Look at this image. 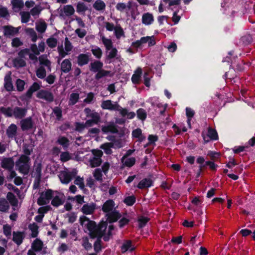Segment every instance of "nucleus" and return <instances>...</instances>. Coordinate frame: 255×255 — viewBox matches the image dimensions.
I'll return each instance as SVG.
<instances>
[{
  "label": "nucleus",
  "instance_id": "nucleus-1",
  "mask_svg": "<svg viewBox=\"0 0 255 255\" xmlns=\"http://www.w3.org/2000/svg\"><path fill=\"white\" fill-rule=\"evenodd\" d=\"M80 223L82 226L86 227L89 231V235L90 238H94L96 237L93 232L97 230L101 225H108L107 222L102 220L98 224L95 221L90 220L88 217L85 216H82L80 217Z\"/></svg>",
  "mask_w": 255,
  "mask_h": 255
},
{
  "label": "nucleus",
  "instance_id": "nucleus-2",
  "mask_svg": "<svg viewBox=\"0 0 255 255\" xmlns=\"http://www.w3.org/2000/svg\"><path fill=\"white\" fill-rule=\"evenodd\" d=\"M15 165L16 170H17L20 173L24 175H27L30 169V158L25 155H20L19 158L16 161Z\"/></svg>",
  "mask_w": 255,
  "mask_h": 255
},
{
  "label": "nucleus",
  "instance_id": "nucleus-3",
  "mask_svg": "<svg viewBox=\"0 0 255 255\" xmlns=\"http://www.w3.org/2000/svg\"><path fill=\"white\" fill-rule=\"evenodd\" d=\"M108 225H101L97 230L93 232V233L96 236L94 238H91L92 239L97 238L96 241L94 244V249L96 253H99L102 249L101 242V239L104 236L105 231L107 228Z\"/></svg>",
  "mask_w": 255,
  "mask_h": 255
},
{
  "label": "nucleus",
  "instance_id": "nucleus-4",
  "mask_svg": "<svg viewBox=\"0 0 255 255\" xmlns=\"http://www.w3.org/2000/svg\"><path fill=\"white\" fill-rule=\"evenodd\" d=\"M20 27H14L12 25H4L2 27L3 35L6 38H10L19 33Z\"/></svg>",
  "mask_w": 255,
  "mask_h": 255
},
{
  "label": "nucleus",
  "instance_id": "nucleus-5",
  "mask_svg": "<svg viewBox=\"0 0 255 255\" xmlns=\"http://www.w3.org/2000/svg\"><path fill=\"white\" fill-rule=\"evenodd\" d=\"M84 112L87 118H91L95 125H98L101 122V117L100 114L95 112V110L92 111L89 108H86Z\"/></svg>",
  "mask_w": 255,
  "mask_h": 255
},
{
  "label": "nucleus",
  "instance_id": "nucleus-6",
  "mask_svg": "<svg viewBox=\"0 0 255 255\" xmlns=\"http://www.w3.org/2000/svg\"><path fill=\"white\" fill-rule=\"evenodd\" d=\"M21 129L22 131H26L31 129L34 128V123L31 117L22 119L20 122Z\"/></svg>",
  "mask_w": 255,
  "mask_h": 255
},
{
  "label": "nucleus",
  "instance_id": "nucleus-7",
  "mask_svg": "<svg viewBox=\"0 0 255 255\" xmlns=\"http://www.w3.org/2000/svg\"><path fill=\"white\" fill-rule=\"evenodd\" d=\"M36 97L39 99L44 100L49 103H51L54 101L53 94L51 92L47 90H40L37 93Z\"/></svg>",
  "mask_w": 255,
  "mask_h": 255
},
{
  "label": "nucleus",
  "instance_id": "nucleus-8",
  "mask_svg": "<svg viewBox=\"0 0 255 255\" xmlns=\"http://www.w3.org/2000/svg\"><path fill=\"white\" fill-rule=\"evenodd\" d=\"M91 54L90 53H81L77 57V63L80 67H82L89 63L90 61Z\"/></svg>",
  "mask_w": 255,
  "mask_h": 255
},
{
  "label": "nucleus",
  "instance_id": "nucleus-9",
  "mask_svg": "<svg viewBox=\"0 0 255 255\" xmlns=\"http://www.w3.org/2000/svg\"><path fill=\"white\" fill-rule=\"evenodd\" d=\"M107 223L110 224L116 222L122 217V215L118 210H114L113 211L106 214Z\"/></svg>",
  "mask_w": 255,
  "mask_h": 255
},
{
  "label": "nucleus",
  "instance_id": "nucleus-10",
  "mask_svg": "<svg viewBox=\"0 0 255 255\" xmlns=\"http://www.w3.org/2000/svg\"><path fill=\"white\" fill-rule=\"evenodd\" d=\"M76 172H63L60 176V181L63 184H68L76 175Z\"/></svg>",
  "mask_w": 255,
  "mask_h": 255
},
{
  "label": "nucleus",
  "instance_id": "nucleus-11",
  "mask_svg": "<svg viewBox=\"0 0 255 255\" xmlns=\"http://www.w3.org/2000/svg\"><path fill=\"white\" fill-rule=\"evenodd\" d=\"M101 130L104 133H118L119 132L118 127L114 123V122H110L107 125L102 126Z\"/></svg>",
  "mask_w": 255,
  "mask_h": 255
},
{
  "label": "nucleus",
  "instance_id": "nucleus-12",
  "mask_svg": "<svg viewBox=\"0 0 255 255\" xmlns=\"http://www.w3.org/2000/svg\"><path fill=\"white\" fill-rule=\"evenodd\" d=\"M27 109L25 108L15 107L13 108V116L15 119H22L26 115Z\"/></svg>",
  "mask_w": 255,
  "mask_h": 255
},
{
  "label": "nucleus",
  "instance_id": "nucleus-13",
  "mask_svg": "<svg viewBox=\"0 0 255 255\" xmlns=\"http://www.w3.org/2000/svg\"><path fill=\"white\" fill-rule=\"evenodd\" d=\"M96 209V204L95 203L84 204L81 209V212L84 215H91L94 213Z\"/></svg>",
  "mask_w": 255,
  "mask_h": 255
},
{
  "label": "nucleus",
  "instance_id": "nucleus-14",
  "mask_svg": "<svg viewBox=\"0 0 255 255\" xmlns=\"http://www.w3.org/2000/svg\"><path fill=\"white\" fill-rule=\"evenodd\" d=\"M101 108L104 110H109L111 111L118 110L120 105L118 104H113L110 100L103 101L102 102Z\"/></svg>",
  "mask_w": 255,
  "mask_h": 255
},
{
  "label": "nucleus",
  "instance_id": "nucleus-15",
  "mask_svg": "<svg viewBox=\"0 0 255 255\" xmlns=\"http://www.w3.org/2000/svg\"><path fill=\"white\" fill-rule=\"evenodd\" d=\"M12 241L17 245L20 246L23 242L25 238L24 232L13 231L12 233Z\"/></svg>",
  "mask_w": 255,
  "mask_h": 255
},
{
  "label": "nucleus",
  "instance_id": "nucleus-16",
  "mask_svg": "<svg viewBox=\"0 0 255 255\" xmlns=\"http://www.w3.org/2000/svg\"><path fill=\"white\" fill-rule=\"evenodd\" d=\"M104 64L100 60H95L91 62L89 65V68L91 72L96 73L103 67Z\"/></svg>",
  "mask_w": 255,
  "mask_h": 255
},
{
  "label": "nucleus",
  "instance_id": "nucleus-17",
  "mask_svg": "<svg viewBox=\"0 0 255 255\" xmlns=\"http://www.w3.org/2000/svg\"><path fill=\"white\" fill-rule=\"evenodd\" d=\"M115 203L112 199H108L103 205L102 210L107 214L113 211L115 208Z\"/></svg>",
  "mask_w": 255,
  "mask_h": 255
},
{
  "label": "nucleus",
  "instance_id": "nucleus-18",
  "mask_svg": "<svg viewBox=\"0 0 255 255\" xmlns=\"http://www.w3.org/2000/svg\"><path fill=\"white\" fill-rule=\"evenodd\" d=\"M11 74V72H9L8 73L5 75L4 78V87L5 90L8 92L12 91L14 89L12 83Z\"/></svg>",
  "mask_w": 255,
  "mask_h": 255
},
{
  "label": "nucleus",
  "instance_id": "nucleus-19",
  "mask_svg": "<svg viewBox=\"0 0 255 255\" xmlns=\"http://www.w3.org/2000/svg\"><path fill=\"white\" fill-rule=\"evenodd\" d=\"M153 182L150 178H145L142 179L136 187L139 189L148 188L153 186Z\"/></svg>",
  "mask_w": 255,
  "mask_h": 255
},
{
  "label": "nucleus",
  "instance_id": "nucleus-20",
  "mask_svg": "<svg viewBox=\"0 0 255 255\" xmlns=\"http://www.w3.org/2000/svg\"><path fill=\"white\" fill-rule=\"evenodd\" d=\"M14 165V161L12 158H4L1 162L2 168L11 170L13 169Z\"/></svg>",
  "mask_w": 255,
  "mask_h": 255
},
{
  "label": "nucleus",
  "instance_id": "nucleus-21",
  "mask_svg": "<svg viewBox=\"0 0 255 255\" xmlns=\"http://www.w3.org/2000/svg\"><path fill=\"white\" fill-rule=\"evenodd\" d=\"M40 88V85L37 82H34L25 94V97L28 99H31L33 93L39 90Z\"/></svg>",
  "mask_w": 255,
  "mask_h": 255
},
{
  "label": "nucleus",
  "instance_id": "nucleus-22",
  "mask_svg": "<svg viewBox=\"0 0 255 255\" xmlns=\"http://www.w3.org/2000/svg\"><path fill=\"white\" fill-rule=\"evenodd\" d=\"M72 63L69 59H64L61 64V70L64 73H68L71 69Z\"/></svg>",
  "mask_w": 255,
  "mask_h": 255
},
{
  "label": "nucleus",
  "instance_id": "nucleus-23",
  "mask_svg": "<svg viewBox=\"0 0 255 255\" xmlns=\"http://www.w3.org/2000/svg\"><path fill=\"white\" fill-rule=\"evenodd\" d=\"M153 21V16L152 14L150 13H145L142 16V23L145 25H150Z\"/></svg>",
  "mask_w": 255,
  "mask_h": 255
},
{
  "label": "nucleus",
  "instance_id": "nucleus-24",
  "mask_svg": "<svg viewBox=\"0 0 255 255\" xmlns=\"http://www.w3.org/2000/svg\"><path fill=\"white\" fill-rule=\"evenodd\" d=\"M56 142L62 146L64 150L67 149L70 145L69 140L64 136H60L58 138Z\"/></svg>",
  "mask_w": 255,
  "mask_h": 255
},
{
  "label": "nucleus",
  "instance_id": "nucleus-25",
  "mask_svg": "<svg viewBox=\"0 0 255 255\" xmlns=\"http://www.w3.org/2000/svg\"><path fill=\"white\" fill-rule=\"evenodd\" d=\"M43 247L42 241L39 239L36 238L31 245V249L34 251L38 252L42 250Z\"/></svg>",
  "mask_w": 255,
  "mask_h": 255
},
{
  "label": "nucleus",
  "instance_id": "nucleus-26",
  "mask_svg": "<svg viewBox=\"0 0 255 255\" xmlns=\"http://www.w3.org/2000/svg\"><path fill=\"white\" fill-rule=\"evenodd\" d=\"M142 74V69L138 68L131 77V81L134 84H138Z\"/></svg>",
  "mask_w": 255,
  "mask_h": 255
},
{
  "label": "nucleus",
  "instance_id": "nucleus-27",
  "mask_svg": "<svg viewBox=\"0 0 255 255\" xmlns=\"http://www.w3.org/2000/svg\"><path fill=\"white\" fill-rule=\"evenodd\" d=\"M61 12L60 13V16H63L62 12H64L66 16H69L73 15L74 13L75 9L73 6L71 4H68L64 5L63 7V10H61Z\"/></svg>",
  "mask_w": 255,
  "mask_h": 255
},
{
  "label": "nucleus",
  "instance_id": "nucleus-28",
  "mask_svg": "<svg viewBox=\"0 0 255 255\" xmlns=\"http://www.w3.org/2000/svg\"><path fill=\"white\" fill-rule=\"evenodd\" d=\"M17 129V126L15 124H11L6 131L7 136L11 138L14 137L16 135Z\"/></svg>",
  "mask_w": 255,
  "mask_h": 255
},
{
  "label": "nucleus",
  "instance_id": "nucleus-29",
  "mask_svg": "<svg viewBox=\"0 0 255 255\" xmlns=\"http://www.w3.org/2000/svg\"><path fill=\"white\" fill-rule=\"evenodd\" d=\"M108 76H110V77L112 76V75H111V71L109 70H106L103 69V68H102L101 70H100L96 73V75H95V79L96 80H99L102 78Z\"/></svg>",
  "mask_w": 255,
  "mask_h": 255
},
{
  "label": "nucleus",
  "instance_id": "nucleus-30",
  "mask_svg": "<svg viewBox=\"0 0 255 255\" xmlns=\"http://www.w3.org/2000/svg\"><path fill=\"white\" fill-rule=\"evenodd\" d=\"M8 201L4 198L0 199V211L4 213L8 212L9 209Z\"/></svg>",
  "mask_w": 255,
  "mask_h": 255
},
{
  "label": "nucleus",
  "instance_id": "nucleus-31",
  "mask_svg": "<svg viewBox=\"0 0 255 255\" xmlns=\"http://www.w3.org/2000/svg\"><path fill=\"white\" fill-rule=\"evenodd\" d=\"M114 144L113 142H106L101 145L100 148L104 150L106 154L110 155L113 152L112 148H113Z\"/></svg>",
  "mask_w": 255,
  "mask_h": 255
},
{
  "label": "nucleus",
  "instance_id": "nucleus-32",
  "mask_svg": "<svg viewBox=\"0 0 255 255\" xmlns=\"http://www.w3.org/2000/svg\"><path fill=\"white\" fill-rule=\"evenodd\" d=\"M101 39L102 41L106 47L107 50H110L113 47V43L111 39L105 37L103 35H101Z\"/></svg>",
  "mask_w": 255,
  "mask_h": 255
},
{
  "label": "nucleus",
  "instance_id": "nucleus-33",
  "mask_svg": "<svg viewBox=\"0 0 255 255\" xmlns=\"http://www.w3.org/2000/svg\"><path fill=\"white\" fill-rule=\"evenodd\" d=\"M94 9L98 11L104 10L106 8V4L102 0H97L93 4Z\"/></svg>",
  "mask_w": 255,
  "mask_h": 255
},
{
  "label": "nucleus",
  "instance_id": "nucleus-34",
  "mask_svg": "<svg viewBox=\"0 0 255 255\" xmlns=\"http://www.w3.org/2000/svg\"><path fill=\"white\" fill-rule=\"evenodd\" d=\"M132 243L130 240L127 241L124 243L121 247V251L123 254L125 253L128 250H129L130 252H132L134 250V248H131Z\"/></svg>",
  "mask_w": 255,
  "mask_h": 255
},
{
  "label": "nucleus",
  "instance_id": "nucleus-35",
  "mask_svg": "<svg viewBox=\"0 0 255 255\" xmlns=\"http://www.w3.org/2000/svg\"><path fill=\"white\" fill-rule=\"evenodd\" d=\"M0 112L6 117H12L13 115L12 113L13 112V109L9 107L7 108L1 107L0 108Z\"/></svg>",
  "mask_w": 255,
  "mask_h": 255
},
{
  "label": "nucleus",
  "instance_id": "nucleus-36",
  "mask_svg": "<svg viewBox=\"0 0 255 255\" xmlns=\"http://www.w3.org/2000/svg\"><path fill=\"white\" fill-rule=\"evenodd\" d=\"M28 228L31 231V237L33 238L37 237L39 233L38 226L37 225L36 223H33V224H29Z\"/></svg>",
  "mask_w": 255,
  "mask_h": 255
},
{
  "label": "nucleus",
  "instance_id": "nucleus-37",
  "mask_svg": "<svg viewBox=\"0 0 255 255\" xmlns=\"http://www.w3.org/2000/svg\"><path fill=\"white\" fill-rule=\"evenodd\" d=\"M102 162V159L92 157L89 159L90 166L92 168L99 166Z\"/></svg>",
  "mask_w": 255,
  "mask_h": 255
},
{
  "label": "nucleus",
  "instance_id": "nucleus-38",
  "mask_svg": "<svg viewBox=\"0 0 255 255\" xmlns=\"http://www.w3.org/2000/svg\"><path fill=\"white\" fill-rule=\"evenodd\" d=\"M118 54V50L116 47H113L109 54L106 56V60L109 61V63L111 62V60L115 58Z\"/></svg>",
  "mask_w": 255,
  "mask_h": 255
},
{
  "label": "nucleus",
  "instance_id": "nucleus-39",
  "mask_svg": "<svg viewBox=\"0 0 255 255\" xmlns=\"http://www.w3.org/2000/svg\"><path fill=\"white\" fill-rule=\"evenodd\" d=\"M79 99V94L77 93H73L70 94L69 104L70 105H74L76 104Z\"/></svg>",
  "mask_w": 255,
  "mask_h": 255
},
{
  "label": "nucleus",
  "instance_id": "nucleus-40",
  "mask_svg": "<svg viewBox=\"0 0 255 255\" xmlns=\"http://www.w3.org/2000/svg\"><path fill=\"white\" fill-rule=\"evenodd\" d=\"M196 162L199 164V168L201 169L203 171H204L208 166V165H206L205 159L203 156H198L197 158Z\"/></svg>",
  "mask_w": 255,
  "mask_h": 255
},
{
  "label": "nucleus",
  "instance_id": "nucleus-41",
  "mask_svg": "<svg viewBox=\"0 0 255 255\" xmlns=\"http://www.w3.org/2000/svg\"><path fill=\"white\" fill-rule=\"evenodd\" d=\"M123 202L127 206H131L135 203L136 198L134 195L128 196L124 199Z\"/></svg>",
  "mask_w": 255,
  "mask_h": 255
},
{
  "label": "nucleus",
  "instance_id": "nucleus-42",
  "mask_svg": "<svg viewBox=\"0 0 255 255\" xmlns=\"http://www.w3.org/2000/svg\"><path fill=\"white\" fill-rule=\"evenodd\" d=\"M63 203L64 201L62 200L58 195L54 196L51 202V205L55 207H58L59 206L63 205Z\"/></svg>",
  "mask_w": 255,
  "mask_h": 255
},
{
  "label": "nucleus",
  "instance_id": "nucleus-43",
  "mask_svg": "<svg viewBox=\"0 0 255 255\" xmlns=\"http://www.w3.org/2000/svg\"><path fill=\"white\" fill-rule=\"evenodd\" d=\"M149 220L150 219L147 217L141 216L137 220L138 223V228L139 229L143 228L146 226Z\"/></svg>",
  "mask_w": 255,
  "mask_h": 255
},
{
  "label": "nucleus",
  "instance_id": "nucleus-44",
  "mask_svg": "<svg viewBox=\"0 0 255 255\" xmlns=\"http://www.w3.org/2000/svg\"><path fill=\"white\" fill-rule=\"evenodd\" d=\"M13 65L15 67L20 68L26 66V62L22 58H15L13 60Z\"/></svg>",
  "mask_w": 255,
  "mask_h": 255
},
{
  "label": "nucleus",
  "instance_id": "nucleus-45",
  "mask_svg": "<svg viewBox=\"0 0 255 255\" xmlns=\"http://www.w3.org/2000/svg\"><path fill=\"white\" fill-rule=\"evenodd\" d=\"M208 137L211 140H217L218 139V135L217 131L212 128H209L208 131Z\"/></svg>",
  "mask_w": 255,
  "mask_h": 255
},
{
  "label": "nucleus",
  "instance_id": "nucleus-46",
  "mask_svg": "<svg viewBox=\"0 0 255 255\" xmlns=\"http://www.w3.org/2000/svg\"><path fill=\"white\" fill-rule=\"evenodd\" d=\"M138 119L141 121H144L147 117V113L145 110L142 108L138 109L136 111Z\"/></svg>",
  "mask_w": 255,
  "mask_h": 255
},
{
  "label": "nucleus",
  "instance_id": "nucleus-47",
  "mask_svg": "<svg viewBox=\"0 0 255 255\" xmlns=\"http://www.w3.org/2000/svg\"><path fill=\"white\" fill-rule=\"evenodd\" d=\"M7 198L9 201V204L10 203L13 206L17 205L18 201L13 193L8 192L7 195Z\"/></svg>",
  "mask_w": 255,
  "mask_h": 255
},
{
  "label": "nucleus",
  "instance_id": "nucleus-48",
  "mask_svg": "<svg viewBox=\"0 0 255 255\" xmlns=\"http://www.w3.org/2000/svg\"><path fill=\"white\" fill-rule=\"evenodd\" d=\"M114 33L117 39H120L122 36H125V33L123 29L120 25L116 26L114 30Z\"/></svg>",
  "mask_w": 255,
  "mask_h": 255
},
{
  "label": "nucleus",
  "instance_id": "nucleus-49",
  "mask_svg": "<svg viewBox=\"0 0 255 255\" xmlns=\"http://www.w3.org/2000/svg\"><path fill=\"white\" fill-rule=\"evenodd\" d=\"M115 229V226L113 225H110L108 227V231L107 234H105L103 236V240L105 242H108L110 238L112 236V231Z\"/></svg>",
  "mask_w": 255,
  "mask_h": 255
},
{
  "label": "nucleus",
  "instance_id": "nucleus-50",
  "mask_svg": "<svg viewBox=\"0 0 255 255\" xmlns=\"http://www.w3.org/2000/svg\"><path fill=\"white\" fill-rule=\"evenodd\" d=\"M46 71L45 68L41 66L36 71V75L37 77L40 79H44L46 76Z\"/></svg>",
  "mask_w": 255,
  "mask_h": 255
},
{
  "label": "nucleus",
  "instance_id": "nucleus-51",
  "mask_svg": "<svg viewBox=\"0 0 255 255\" xmlns=\"http://www.w3.org/2000/svg\"><path fill=\"white\" fill-rule=\"evenodd\" d=\"M93 55L98 59L101 58L103 54L102 50L99 47H96L95 48H92L91 50Z\"/></svg>",
  "mask_w": 255,
  "mask_h": 255
},
{
  "label": "nucleus",
  "instance_id": "nucleus-52",
  "mask_svg": "<svg viewBox=\"0 0 255 255\" xmlns=\"http://www.w3.org/2000/svg\"><path fill=\"white\" fill-rule=\"evenodd\" d=\"M21 21L23 23H26L29 21L30 14L27 11H22L20 12Z\"/></svg>",
  "mask_w": 255,
  "mask_h": 255
},
{
  "label": "nucleus",
  "instance_id": "nucleus-53",
  "mask_svg": "<svg viewBox=\"0 0 255 255\" xmlns=\"http://www.w3.org/2000/svg\"><path fill=\"white\" fill-rule=\"evenodd\" d=\"M88 9L87 6L83 2H78L76 6V11L78 13L85 12Z\"/></svg>",
  "mask_w": 255,
  "mask_h": 255
},
{
  "label": "nucleus",
  "instance_id": "nucleus-54",
  "mask_svg": "<svg viewBox=\"0 0 255 255\" xmlns=\"http://www.w3.org/2000/svg\"><path fill=\"white\" fill-rule=\"evenodd\" d=\"M15 85L17 90L18 92H22L24 89L25 82L20 79H18L16 81Z\"/></svg>",
  "mask_w": 255,
  "mask_h": 255
},
{
  "label": "nucleus",
  "instance_id": "nucleus-55",
  "mask_svg": "<svg viewBox=\"0 0 255 255\" xmlns=\"http://www.w3.org/2000/svg\"><path fill=\"white\" fill-rule=\"evenodd\" d=\"M71 158V156L68 151L62 152L60 155V159L62 162H66Z\"/></svg>",
  "mask_w": 255,
  "mask_h": 255
},
{
  "label": "nucleus",
  "instance_id": "nucleus-56",
  "mask_svg": "<svg viewBox=\"0 0 255 255\" xmlns=\"http://www.w3.org/2000/svg\"><path fill=\"white\" fill-rule=\"evenodd\" d=\"M46 43L50 48H53L57 45V40L54 37H50L46 40Z\"/></svg>",
  "mask_w": 255,
  "mask_h": 255
},
{
  "label": "nucleus",
  "instance_id": "nucleus-57",
  "mask_svg": "<svg viewBox=\"0 0 255 255\" xmlns=\"http://www.w3.org/2000/svg\"><path fill=\"white\" fill-rule=\"evenodd\" d=\"M42 165L41 163H38L35 166L34 171V177L41 178Z\"/></svg>",
  "mask_w": 255,
  "mask_h": 255
},
{
  "label": "nucleus",
  "instance_id": "nucleus-58",
  "mask_svg": "<svg viewBox=\"0 0 255 255\" xmlns=\"http://www.w3.org/2000/svg\"><path fill=\"white\" fill-rule=\"evenodd\" d=\"M58 51L59 53V57L58 58V63H59L61 60L64 58L67 54V51H65L63 48L62 46L58 47Z\"/></svg>",
  "mask_w": 255,
  "mask_h": 255
},
{
  "label": "nucleus",
  "instance_id": "nucleus-59",
  "mask_svg": "<svg viewBox=\"0 0 255 255\" xmlns=\"http://www.w3.org/2000/svg\"><path fill=\"white\" fill-rule=\"evenodd\" d=\"M11 3L12 6V8H15L21 9L24 6V3L22 0H16L15 1H11Z\"/></svg>",
  "mask_w": 255,
  "mask_h": 255
},
{
  "label": "nucleus",
  "instance_id": "nucleus-60",
  "mask_svg": "<svg viewBox=\"0 0 255 255\" xmlns=\"http://www.w3.org/2000/svg\"><path fill=\"white\" fill-rule=\"evenodd\" d=\"M241 40L244 44L249 45L252 43L253 38L252 36L249 34L242 36L241 38Z\"/></svg>",
  "mask_w": 255,
  "mask_h": 255
},
{
  "label": "nucleus",
  "instance_id": "nucleus-61",
  "mask_svg": "<svg viewBox=\"0 0 255 255\" xmlns=\"http://www.w3.org/2000/svg\"><path fill=\"white\" fill-rule=\"evenodd\" d=\"M47 28V24L45 22H41L36 26V30L41 33H44Z\"/></svg>",
  "mask_w": 255,
  "mask_h": 255
},
{
  "label": "nucleus",
  "instance_id": "nucleus-62",
  "mask_svg": "<svg viewBox=\"0 0 255 255\" xmlns=\"http://www.w3.org/2000/svg\"><path fill=\"white\" fill-rule=\"evenodd\" d=\"M3 232L6 237L9 238L11 235V227L8 224L4 225L3 226Z\"/></svg>",
  "mask_w": 255,
  "mask_h": 255
},
{
  "label": "nucleus",
  "instance_id": "nucleus-63",
  "mask_svg": "<svg viewBox=\"0 0 255 255\" xmlns=\"http://www.w3.org/2000/svg\"><path fill=\"white\" fill-rule=\"evenodd\" d=\"M74 183L78 185L81 189H83L85 188V184L83 179L79 176L76 178L74 181Z\"/></svg>",
  "mask_w": 255,
  "mask_h": 255
},
{
  "label": "nucleus",
  "instance_id": "nucleus-64",
  "mask_svg": "<svg viewBox=\"0 0 255 255\" xmlns=\"http://www.w3.org/2000/svg\"><path fill=\"white\" fill-rule=\"evenodd\" d=\"M94 177L96 180L102 181V170L100 168H97L95 170L93 173Z\"/></svg>",
  "mask_w": 255,
  "mask_h": 255
}]
</instances>
